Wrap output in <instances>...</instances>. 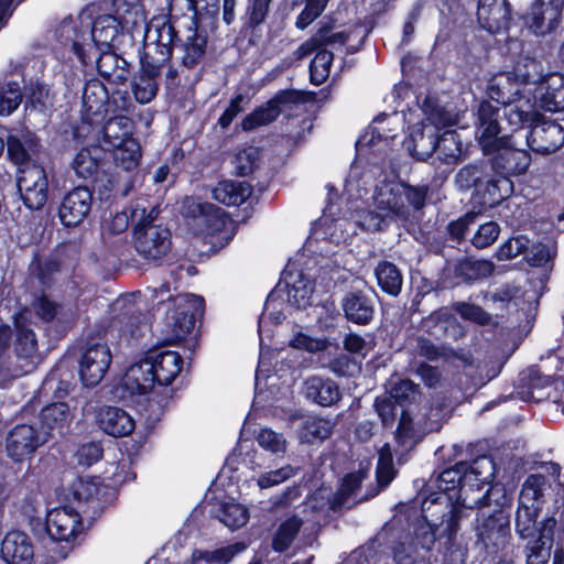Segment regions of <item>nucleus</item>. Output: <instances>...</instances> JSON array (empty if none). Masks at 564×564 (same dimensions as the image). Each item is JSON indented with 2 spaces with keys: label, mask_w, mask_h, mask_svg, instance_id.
Returning <instances> with one entry per match:
<instances>
[{
  "label": "nucleus",
  "mask_w": 564,
  "mask_h": 564,
  "mask_svg": "<svg viewBox=\"0 0 564 564\" xmlns=\"http://www.w3.org/2000/svg\"><path fill=\"white\" fill-rule=\"evenodd\" d=\"M480 150L487 164L464 165L457 171L455 182L462 189H473L471 199L477 206L494 208L513 194V178L528 172L532 158L529 151L514 147L512 135Z\"/></svg>",
  "instance_id": "nucleus-1"
},
{
  "label": "nucleus",
  "mask_w": 564,
  "mask_h": 564,
  "mask_svg": "<svg viewBox=\"0 0 564 564\" xmlns=\"http://www.w3.org/2000/svg\"><path fill=\"white\" fill-rule=\"evenodd\" d=\"M111 6L113 14L98 15L86 24L64 20L57 30L61 44L69 46L84 66L93 65L97 48H118L120 37H132L145 22L142 0H111Z\"/></svg>",
  "instance_id": "nucleus-2"
},
{
  "label": "nucleus",
  "mask_w": 564,
  "mask_h": 564,
  "mask_svg": "<svg viewBox=\"0 0 564 564\" xmlns=\"http://www.w3.org/2000/svg\"><path fill=\"white\" fill-rule=\"evenodd\" d=\"M463 519L457 507L444 510L422 500L421 521L413 531L414 546L431 551L437 542L442 564H465L468 549L459 535Z\"/></svg>",
  "instance_id": "nucleus-3"
},
{
  "label": "nucleus",
  "mask_w": 564,
  "mask_h": 564,
  "mask_svg": "<svg viewBox=\"0 0 564 564\" xmlns=\"http://www.w3.org/2000/svg\"><path fill=\"white\" fill-rule=\"evenodd\" d=\"M214 30L207 18L195 13L187 18L185 24H173L169 20L151 19L145 26L147 34L152 30L155 32L153 42L156 53L167 55L169 62L172 61L173 50L181 51V64L193 69L199 65L206 57L209 32Z\"/></svg>",
  "instance_id": "nucleus-4"
},
{
  "label": "nucleus",
  "mask_w": 564,
  "mask_h": 564,
  "mask_svg": "<svg viewBox=\"0 0 564 564\" xmlns=\"http://www.w3.org/2000/svg\"><path fill=\"white\" fill-rule=\"evenodd\" d=\"M165 338L150 347L144 356L132 364L122 378L123 386L132 394H145L154 386L169 387L181 375L184 359L175 350L166 349Z\"/></svg>",
  "instance_id": "nucleus-5"
},
{
  "label": "nucleus",
  "mask_w": 564,
  "mask_h": 564,
  "mask_svg": "<svg viewBox=\"0 0 564 564\" xmlns=\"http://www.w3.org/2000/svg\"><path fill=\"white\" fill-rule=\"evenodd\" d=\"M513 391L524 402L551 401L562 405L564 414V358L551 352L540 364L521 370Z\"/></svg>",
  "instance_id": "nucleus-6"
},
{
  "label": "nucleus",
  "mask_w": 564,
  "mask_h": 564,
  "mask_svg": "<svg viewBox=\"0 0 564 564\" xmlns=\"http://www.w3.org/2000/svg\"><path fill=\"white\" fill-rule=\"evenodd\" d=\"M158 216L156 207L149 212L144 207L131 212L134 249L142 259L156 267L163 264L172 250L171 230L162 224H155Z\"/></svg>",
  "instance_id": "nucleus-7"
},
{
  "label": "nucleus",
  "mask_w": 564,
  "mask_h": 564,
  "mask_svg": "<svg viewBox=\"0 0 564 564\" xmlns=\"http://www.w3.org/2000/svg\"><path fill=\"white\" fill-rule=\"evenodd\" d=\"M70 165L77 177L90 183L91 188L97 192L99 200L106 202L111 197L115 181L108 171L109 154L104 147L91 144L82 148Z\"/></svg>",
  "instance_id": "nucleus-8"
},
{
  "label": "nucleus",
  "mask_w": 564,
  "mask_h": 564,
  "mask_svg": "<svg viewBox=\"0 0 564 564\" xmlns=\"http://www.w3.org/2000/svg\"><path fill=\"white\" fill-rule=\"evenodd\" d=\"M427 186H412L403 182H383L376 187L375 202L401 220H409L413 212L422 210L426 205Z\"/></svg>",
  "instance_id": "nucleus-9"
},
{
  "label": "nucleus",
  "mask_w": 564,
  "mask_h": 564,
  "mask_svg": "<svg viewBox=\"0 0 564 564\" xmlns=\"http://www.w3.org/2000/svg\"><path fill=\"white\" fill-rule=\"evenodd\" d=\"M465 463L457 462L455 465L443 469L435 479L436 491L427 494L423 501L447 510L457 507L462 512V518H467V507L465 499L462 498V490L465 486H470L465 471Z\"/></svg>",
  "instance_id": "nucleus-10"
},
{
  "label": "nucleus",
  "mask_w": 564,
  "mask_h": 564,
  "mask_svg": "<svg viewBox=\"0 0 564 564\" xmlns=\"http://www.w3.org/2000/svg\"><path fill=\"white\" fill-rule=\"evenodd\" d=\"M167 55H161L154 50H147L144 44L140 52L139 69L131 77V93L133 99L140 105L151 102L159 93V80L162 70L169 63Z\"/></svg>",
  "instance_id": "nucleus-11"
},
{
  "label": "nucleus",
  "mask_w": 564,
  "mask_h": 564,
  "mask_svg": "<svg viewBox=\"0 0 564 564\" xmlns=\"http://www.w3.org/2000/svg\"><path fill=\"white\" fill-rule=\"evenodd\" d=\"M205 308L203 296L191 294V299H176L167 307L165 325L170 330L165 338L167 344H175L185 338L195 327L196 318Z\"/></svg>",
  "instance_id": "nucleus-12"
},
{
  "label": "nucleus",
  "mask_w": 564,
  "mask_h": 564,
  "mask_svg": "<svg viewBox=\"0 0 564 564\" xmlns=\"http://www.w3.org/2000/svg\"><path fill=\"white\" fill-rule=\"evenodd\" d=\"M476 538L488 554H497L506 547L511 538L510 513L502 505L496 503L491 512L482 513L476 527Z\"/></svg>",
  "instance_id": "nucleus-13"
},
{
  "label": "nucleus",
  "mask_w": 564,
  "mask_h": 564,
  "mask_svg": "<svg viewBox=\"0 0 564 564\" xmlns=\"http://www.w3.org/2000/svg\"><path fill=\"white\" fill-rule=\"evenodd\" d=\"M17 186L23 205L31 212L41 210L48 200V180L45 169L32 164L19 169Z\"/></svg>",
  "instance_id": "nucleus-14"
},
{
  "label": "nucleus",
  "mask_w": 564,
  "mask_h": 564,
  "mask_svg": "<svg viewBox=\"0 0 564 564\" xmlns=\"http://www.w3.org/2000/svg\"><path fill=\"white\" fill-rule=\"evenodd\" d=\"M417 329L423 336L440 345L457 341L464 336V329L455 315L446 306H441L422 317Z\"/></svg>",
  "instance_id": "nucleus-15"
},
{
  "label": "nucleus",
  "mask_w": 564,
  "mask_h": 564,
  "mask_svg": "<svg viewBox=\"0 0 564 564\" xmlns=\"http://www.w3.org/2000/svg\"><path fill=\"white\" fill-rule=\"evenodd\" d=\"M501 108L489 99H480L475 107V133L479 148L495 145L499 140L511 135L503 133Z\"/></svg>",
  "instance_id": "nucleus-16"
},
{
  "label": "nucleus",
  "mask_w": 564,
  "mask_h": 564,
  "mask_svg": "<svg viewBox=\"0 0 564 564\" xmlns=\"http://www.w3.org/2000/svg\"><path fill=\"white\" fill-rule=\"evenodd\" d=\"M564 0H534L523 15L525 26L536 36L555 32L562 23Z\"/></svg>",
  "instance_id": "nucleus-17"
},
{
  "label": "nucleus",
  "mask_w": 564,
  "mask_h": 564,
  "mask_svg": "<svg viewBox=\"0 0 564 564\" xmlns=\"http://www.w3.org/2000/svg\"><path fill=\"white\" fill-rule=\"evenodd\" d=\"M94 192L96 191L87 185H78L63 196L57 216L65 228H76L89 216L94 203Z\"/></svg>",
  "instance_id": "nucleus-18"
},
{
  "label": "nucleus",
  "mask_w": 564,
  "mask_h": 564,
  "mask_svg": "<svg viewBox=\"0 0 564 564\" xmlns=\"http://www.w3.org/2000/svg\"><path fill=\"white\" fill-rule=\"evenodd\" d=\"M549 479L542 474H530L522 484L514 523L519 520L522 523H532L534 517H539L544 505V490Z\"/></svg>",
  "instance_id": "nucleus-19"
},
{
  "label": "nucleus",
  "mask_w": 564,
  "mask_h": 564,
  "mask_svg": "<svg viewBox=\"0 0 564 564\" xmlns=\"http://www.w3.org/2000/svg\"><path fill=\"white\" fill-rule=\"evenodd\" d=\"M112 355L107 344L88 343L79 359L78 373L83 386L96 387L107 373Z\"/></svg>",
  "instance_id": "nucleus-20"
},
{
  "label": "nucleus",
  "mask_w": 564,
  "mask_h": 564,
  "mask_svg": "<svg viewBox=\"0 0 564 564\" xmlns=\"http://www.w3.org/2000/svg\"><path fill=\"white\" fill-rule=\"evenodd\" d=\"M45 529L53 541L69 542L84 531V523L77 510L69 506H62L47 512Z\"/></svg>",
  "instance_id": "nucleus-21"
},
{
  "label": "nucleus",
  "mask_w": 564,
  "mask_h": 564,
  "mask_svg": "<svg viewBox=\"0 0 564 564\" xmlns=\"http://www.w3.org/2000/svg\"><path fill=\"white\" fill-rule=\"evenodd\" d=\"M46 442V436L33 425L18 424L7 435L6 451L13 462L19 463L31 458Z\"/></svg>",
  "instance_id": "nucleus-22"
},
{
  "label": "nucleus",
  "mask_w": 564,
  "mask_h": 564,
  "mask_svg": "<svg viewBox=\"0 0 564 564\" xmlns=\"http://www.w3.org/2000/svg\"><path fill=\"white\" fill-rule=\"evenodd\" d=\"M529 149L539 154H551L564 144V128L555 120L543 117L527 133Z\"/></svg>",
  "instance_id": "nucleus-23"
},
{
  "label": "nucleus",
  "mask_w": 564,
  "mask_h": 564,
  "mask_svg": "<svg viewBox=\"0 0 564 564\" xmlns=\"http://www.w3.org/2000/svg\"><path fill=\"white\" fill-rule=\"evenodd\" d=\"M273 0H245L242 13L239 18L240 26L238 35L254 44L262 35V29L267 24Z\"/></svg>",
  "instance_id": "nucleus-24"
},
{
  "label": "nucleus",
  "mask_w": 564,
  "mask_h": 564,
  "mask_svg": "<svg viewBox=\"0 0 564 564\" xmlns=\"http://www.w3.org/2000/svg\"><path fill=\"white\" fill-rule=\"evenodd\" d=\"M344 318L357 326H368L376 316L373 299L361 289L347 291L340 300Z\"/></svg>",
  "instance_id": "nucleus-25"
},
{
  "label": "nucleus",
  "mask_w": 564,
  "mask_h": 564,
  "mask_svg": "<svg viewBox=\"0 0 564 564\" xmlns=\"http://www.w3.org/2000/svg\"><path fill=\"white\" fill-rule=\"evenodd\" d=\"M465 463V471L470 487L481 489L485 485L489 488L478 498L474 499V507L482 509L491 506V485L490 479L495 475V462L487 454H479L470 460H463Z\"/></svg>",
  "instance_id": "nucleus-26"
},
{
  "label": "nucleus",
  "mask_w": 564,
  "mask_h": 564,
  "mask_svg": "<svg viewBox=\"0 0 564 564\" xmlns=\"http://www.w3.org/2000/svg\"><path fill=\"white\" fill-rule=\"evenodd\" d=\"M477 20L490 34L508 31L511 24V7L507 0H478Z\"/></svg>",
  "instance_id": "nucleus-27"
},
{
  "label": "nucleus",
  "mask_w": 564,
  "mask_h": 564,
  "mask_svg": "<svg viewBox=\"0 0 564 564\" xmlns=\"http://www.w3.org/2000/svg\"><path fill=\"white\" fill-rule=\"evenodd\" d=\"M534 99L539 107L544 111H563L564 75L557 72L544 75L535 87Z\"/></svg>",
  "instance_id": "nucleus-28"
},
{
  "label": "nucleus",
  "mask_w": 564,
  "mask_h": 564,
  "mask_svg": "<svg viewBox=\"0 0 564 564\" xmlns=\"http://www.w3.org/2000/svg\"><path fill=\"white\" fill-rule=\"evenodd\" d=\"M82 104L85 120H104L110 106V96L104 83L97 78L87 80L83 88Z\"/></svg>",
  "instance_id": "nucleus-29"
},
{
  "label": "nucleus",
  "mask_w": 564,
  "mask_h": 564,
  "mask_svg": "<svg viewBox=\"0 0 564 564\" xmlns=\"http://www.w3.org/2000/svg\"><path fill=\"white\" fill-rule=\"evenodd\" d=\"M116 48H97L93 57L98 74L109 83L124 84L131 76V64L115 52Z\"/></svg>",
  "instance_id": "nucleus-30"
},
{
  "label": "nucleus",
  "mask_w": 564,
  "mask_h": 564,
  "mask_svg": "<svg viewBox=\"0 0 564 564\" xmlns=\"http://www.w3.org/2000/svg\"><path fill=\"white\" fill-rule=\"evenodd\" d=\"M6 145L8 159L20 169L22 165L29 166L31 155L39 154L42 148L41 139L35 132L29 129L21 130L19 133L9 134Z\"/></svg>",
  "instance_id": "nucleus-31"
},
{
  "label": "nucleus",
  "mask_w": 564,
  "mask_h": 564,
  "mask_svg": "<svg viewBox=\"0 0 564 564\" xmlns=\"http://www.w3.org/2000/svg\"><path fill=\"white\" fill-rule=\"evenodd\" d=\"M532 523H522L520 520L514 523V532L518 536V547L524 557L525 564H549L552 549L534 539Z\"/></svg>",
  "instance_id": "nucleus-32"
},
{
  "label": "nucleus",
  "mask_w": 564,
  "mask_h": 564,
  "mask_svg": "<svg viewBox=\"0 0 564 564\" xmlns=\"http://www.w3.org/2000/svg\"><path fill=\"white\" fill-rule=\"evenodd\" d=\"M486 96L499 107L517 101L522 97L517 76L511 72L494 75L487 83Z\"/></svg>",
  "instance_id": "nucleus-33"
},
{
  "label": "nucleus",
  "mask_w": 564,
  "mask_h": 564,
  "mask_svg": "<svg viewBox=\"0 0 564 564\" xmlns=\"http://www.w3.org/2000/svg\"><path fill=\"white\" fill-rule=\"evenodd\" d=\"M0 553L11 564H32L34 547L31 538L18 530L8 532L0 545Z\"/></svg>",
  "instance_id": "nucleus-34"
},
{
  "label": "nucleus",
  "mask_w": 564,
  "mask_h": 564,
  "mask_svg": "<svg viewBox=\"0 0 564 564\" xmlns=\"http://www.w3.org/2000/svg\"><path fill=\"white\" fill-rule=\"evenodd\" d=\"M99 427L112 437L130 435L135 427L132 416L118 406H104L97 415Z\"/></svg>",
  "instance_id": "nucleus-35"
},
{
  "label": "nucleus",
  "mask_w": 564,
  "mask_h": 564,
  "mask_svg": "<svg viewBox=\"0 0 564 564\" xmlns=\"http://www.w3.org/2000/svg\"><path fill=\"white\" fill-rule=\"evenodd\" d=\"M41 423V432L46 436L48 441L56 431L59 435H63L68 430L72 422V414L69 406L66 402L58 401L52 402L42 408L39 414Z\"/></svg>",
  "instance_id": "nucleus-36"
},
{
  "label": "nucleus",
  "mask_w": 564,
  "mask_h": 564,
  "mask_svg": "<svg viewBox=\"0 0 564 564\" xmlns=\"http://www.w3.org/2000/svg\"><path fill=\"white\" fill-rule=\"evenodd\" d=\"M63 264V259L58 253L42 256L39 251H35L29 263L28 271L42 288L51 289L55 284V275L62 271Z\"/></svg>",
  "instance_id": "nucleus-37"
},
{
  "label": "nucleus",
  "mask_w": 564,
  "mask_h": 564,
  "mask_svg": "<svg viewBox=\"0 0 564 564\" xmlns=\"http://www.w3.org/2000/svg\"><path fill=\"white\" fill-rule=\"evenodd\" d=\"M435 133L436 131L423 127L412 131L402 142L406 153L417 162H426L435 154Z\"/></svg>",
  "instance_id": "nucleus-38"
},
{
  "label": "nucleus",
  "mask_w": 564,
  "mask_h": 564,
  "mask_svg": "<svg viewBox=\"0 0 564 564\" xmlns=\"http://www.w3.org/2000/svg\"><path fill=\"white\" fill-rule=\"evenodd\" d=\"M463 143L455 130H437L435 133L436 159L446 165H455L460 161Z\"/></svg>",
  "instance_id": "nucleus-39"
},
{
  "label": "nucleus",
  "mask_w": 564,
  "mask_h": 564,
  "mask_svg": "<svg viewBox=\"0 0 564 564\" xmlns=\"http://www.w3.org/2000/svg\"><path fill=\"white\" fill-rule=\"evenodd\" d=\"M306 397L322 406H330L337 403L341 393L338 384L322 377H311L305 381Z\"/></svg>",
  "instance_id": "nucleus-40"
},
{
  "label": "nucleus",
  "mask_w": 564,
  "mask_h": 564,
  "mask_svg": "<svg viewBox=\"0 0 564 564\" xmlns=\"http://www.w3.org/2000/svg\"><path fill=\"white\" fill-rule=\"evenodd\" d=\"M252 188L246 182L225 180L213 189V198L226 206H240L251 195Z\"/></svg>",
  "instance_id": "nucleus-41"
},
{
  "label": "nucleus",
  "mask_w": 564,
  "mask_h": 564,
  "mask_svg": "<svg viewBox=\"0 0 564 564\" xmlns=\"http://www.w3.org/2000/svg\"><path fill=\"white\" fill-rule=\"evenodd\" d=\"M455 267L460 283L465 285H473L475 282L490 276L495 271V264L490 260L468 257L459 259Z\"/></svg>",
  "instance_id": "nucleus-42"
},
{
  "label": "nucleus",
  "mask_w": 564,
  "mask_h": 564,
  "mask_svg": "<svg viewBox=\"0 0 564 564\" xmlns=\"http://www.w3.org/2000/svg\"><path fill=\"white\" fill-rule=\"evenodd\" d=\"M377 284L382 293L397 297L403 285L401 270L391 261L380 260L375 268Z\"/></svg>",
  "instance_id": "nucleus-43"
},
{
  "label": "nucleus",
  "mask_w": 564,
  "mask_h": 564,
  "mask_svg": "<svg viewBox=\"0 0 564 564\" xmlns=\"http://www.w3.org/2000/svg\"><path fill=\"white\" fill-rule=\"evenodd\" d=\"M534 517V539L543 542L553 550V546L564 544V521H558L554 514L544 517L541 521Z\"/></svg>",
  "instance_id": "nucleus-44"
},
{
  "label": "nucleus",
  "mask_w": 564,
  "mask_h": 564,
  "mask_svg": "<svg viewBox=\"0 0 564 564\" xmlns=\"http://www.w3.org/2000/svg\"><path fill=\"white\" fill-rule=\"evenodd\" d=\"M110 149L117 166L128 172L139 166L142 158V148L134 135L128 138L124 142L112 145Z\"/></svg>",
  "instance_id": "nucleus-45"
},
{
  "label": "nucleus",
  "mask_w": 564,
  "mask_h": 564,
  "mask_svg": "<svg viewBox=\"0 0 564 564\" xmlns=\"http://www.w3.org/2000/svg\"><path fill=\"white\" fill-rule=\"evenodd\" d=\"M101 133L104 142L111 148L134 135V123L127 116H113L106 120Z\"/></svg>",
  "instance_id": "nucleus-46"
},
{
  "label": "nucleus",
  "mask_w": 564,
  "mask_h": 564,
  "mask_svg": "<svg viewBox=\"0 0 564 564\" xmlns=\"http://www.w3.org/2000/svg\"><path fill=\"white\" fill-rule=\"evenodd\" d=\"M334 424L330 420L321 416H307L300 427L302 442L314 444L323 442L333 433Z\"/></svg>",
  "instance_id": "nucleus-47"
},
{
  "label": "nucleus",
  "mask_w": 564,
  "mask_h": 564,
  "mask_svg": "<svg viewBox=\"0 0 564 564\" xmlns=\"http://www.w3.org/2000/svg\"><path fill=\"white\" fill-rule=\"evenodd\" d=\"M478 213L468 210L458 218L447 223L443 231L444 239L451 247H456L467 240L469 227L476 223Z\"/></svg>",
  "instance_id": "nucleus-48"
},
{
  "label": "nucleus",
  "mask_w": 564,
  "mask_h": 564,
  "mask_svg": "<svg viewBox=\"0 0 564 564\" xmlns=\"http://www.w3.org/2000/svg\"><path fill=\"white\" fill-rule=\"evenodd\" d=\"M302 525L303 520L296 514L283 520L278 527L272 539V549L279 553L286 551L295 540Z\"/></svg>",
  "instance_id": "nucleus-49"
},
{
  "label": "nucleus",
  "mask_w": 564,
  "mask_h": 564,
  "mask_svg": "<svg viewBox=\"0 0 564 564\" xmlns=\"http://www.w3.org/2000/svg\"><path fill=\"white\" fill-rule=\"evenodd\" d=\"M503 117L507 118L512 130L528 128L529 130L543 118V115L531 108V106L523 107L512 102L503 107Z\"/></svg>",
  "instance_id": "nucleus-50"
},
{
  "label": "nucleus",
  "mask_w": 564,
  "mask_h": 564,
  "mask_svg": "<svg viewBox=\"0 0 564 564\" xmlns=\"http://www.w3.org/2000/svg\"><path fill=\"white\" fill-rule=\"evenodd\" d=\"M334 54L326 47H319L310 63V82L315 86L324 84L330 74Z\"/></svg>",
  "instance_id": "nucleus-51"
},
{
  "label": "nucleus",
  "mask_w": 564,
  "mask_h": 564,
  "mask_svg": "<svg viewBox=\"0 0 564 564\" xmlns=\"http://www.w3.org/2000/svg\"><path fill=\"white\" fill-rule=\"evenodd\" d=\"M279 118L274 107L269 100L256 107L241 120V130L245 132L253 131L260 127L269 126Z\"/></svg>",
  "instance_id": "nucleus-52"
},
{
  "label": "nucleus",
  "mask_w": 564,
  "mask_h": 564,
  "mask_svg": "<svg viewBox=\"0 0 564 564\" xmlns=\"http://www.w3.org/2000/svg\"><path fill=\"white\" fill-rule=\"evenodd\" d=\"M219 520L231 530L243 527L249 520L248 509L235 501L224 502L219 509Z\"/></svg>",
  "instance_id": "nucleus-53"
},
{
  "label": "nucleus",
  "mask_w": 564,
  "mask_h": 564,
  "mask_svg": "<svg viewBox=\"0 0 564 564\" xmlns=\"http://www.w3.org/2000/svg\"><path fill=\"white\" fill-rule=\"evenodd\" d=\"M269 101L274 107L278 116L282 113L283 109H292L294 106L305 104L308 101V93L297 90L294 88H286L276 91Z\"/></svg>",
  "instance_id": "nucleus-54"
},
{
  "label": "nucleus",
  "mask_w": 564,
  "mask_h": 564,
  "mask_svg": "<svg viewBox=\"0 0 564 564\" xmlns=\"http://www.w3.org/2000/svg\"><path fill=\"white\" fill-rule=\"evenodd\" d=\"M531 240L525 235H518L505 240L496 250L494 257L498 261L512 260L529 250Z\"/></svg>",
  "instance_id": "nucleus-55"
},
{
  "label": "nucleus",
  "mask_w": 564,
  "mask_h": 564,
  "mask_svg": "<svg viewBox=\"0 0 564 564\" xmlns=\"http://www.w3.org/2000/svg\"><path fill=\"white\" fill-rule=\"evenodd\" d=\"M14 351L18 358L32 359L37 352V339L33 329L28 326H17Z\"/></svg>",
  "instance_id": "nucleus-56"
},
{
  "label": "nucleus",
  "mask_w": 564,
  "mask_h": 564,
  "mask_svg": "<svg viewBox=\"0 0 564 564\" xmlns=\"http://www.w3.org/2000/svg\"><path fill=\"white\" fill-rule=\"evenodd\" d=\"M417 393L419 386L406 378L393 383L386 394L399 404L402 410L409 409L408 406L414 401Z\"/></svg>",
  "instance_id": "nucleus-57"
},
{
  "label": "nucleus",
  "mask_w": 564,
  "mask_h": 564,
  "mask_svg": "<svg viewBox=\"0 0 564 564\" xmlns=\"http://www.w3.org/2000/svg\"><path fill=\"white\" fill-rule=\"evenodd\" d=\"M367 477V471L358 469L346 474L335 494L334 502L338 506L344 505L352 495L360 489L362 480Z\"/></svg>",
  "instance_id": "nucleus-58"
},
{
  "label": "nucleus",
  "mask_w": 564,
  "mask_h": 564,
  "mask_svg": "<svg viewBox=\"0 0 564 564\" xmlns=\"http://www.w3.org/2000/svg\"><path fill=\"white\" fill-rule=\"evenodd\" d=\"M451 310L458 314L464 321H468L480 326L489 325L491 322L490 314L481 306L474 303L465 301L453 302Z\"/></svg>",
  "instance_id": "nucleus-59"
},
{
  "label": "nucleus",
  "mask_w": 564,
  "mask_h": 564,
  "mask_svg": "<svg viewBox=\"0 0 564 564\" xmlns=\"http://www.w3.org/2000/svg\"><path fill=\"white\" fill-rule=\"evenodd\" d=\"M421 109L426 121L432 126L430 129L437 131L448 126V115L444 107L438 104L436 98L426 96L423 99Z\"/></svg>",
  "instance_id": "nucleus-60"
},
{
  "label": "nucleus",
  "mask_w": 564,
  "mask_h": 564,
  "mask_svg": "<svg viewBox=\"0 0 564 564\" xmlns=\"http://www.w3.org/2000/svg\"><path fill=\"white\" fill-rule=\"evenodd\" d=\"M261 153L257 147H247L235 156V167L239 176L252 174L260 165Z\"/></svg>",
  "instance_id": "nucleus-61"
},
{
  "label": "nucleus",
  "mask_w": 564,
  "mask_h": 564,
  "mask_svg": "<svg viewBox=\"0 0 564 564\" xmlns=\"http://www.w3.org/2000/svg\"><path fill=\"white\" fill-rule=\"evenodd\" d=\"M22 97L18 82H8L0 86V116L11 115L21 104Z\"/></svg>",
  "instance_id": "nucleus-62"
},
{
  "label": "nucleus",
  "mask_w": 564,
  "mask_h": 564,
  "mask_svg": "<svg viewBox=\"0 0 564 564\" xmlns=\"http://www.w3.org/2000/svg\"><path fill=\"white\" fill-rule=\"evenodd\" d=\"M236 551L232 546H223L214 551L194 550L192 553L193 564H227L234 556Z\"/></svg>",
  "instance_id": "nucleus-63"
},
{
  "label": "nucleus",
  "mask_w": 564,
  "mask_h": 564,
  "mask_svg": "<svg viewBox=\"0 0 564 564\" xmlns=\"http://www.w3.org/2000/svg\"><path fill=\"white\" fill-rule=\"evenodd\" d=\"M501 228L500 225L495 220L486 221L477 228L476 232L470 238V243L476 249H485L490 246H492L499 235H500Z\"/></svg>",
  "instance_id": "nucleus-64"
}]
</instances>
